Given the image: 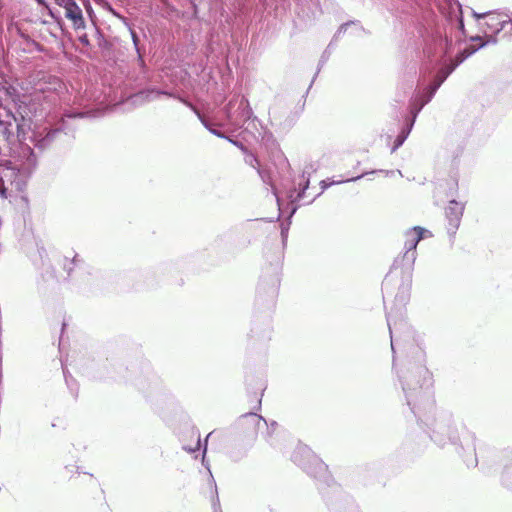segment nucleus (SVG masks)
<instances>
[{"label": "nucleus", "mask_w": 512, "mask_h": 512, "mask_svg": "<svg viewBox=\"0 0 512 512\" xmlns=\"http://www.w3.org/2000/svg\"><path fill=\"white\" fill-rule=\"evenodd\" d=\"M405 243H404V260L412 266L416 260V252L415 249L419 243V241L425 237H430L431 232L427 229H424L420 226H415L411 229H408L405 234Z\"/></svg>", "instance_id": "obj_3"}, {"label": "nucleus", "mask_w": 512, "mask_h": 512, "mask_svg": "<svg viewBox=\"0 0 512 512\" xmlns=\"http://www.w3.org/2000/svg\"><path fill=\"white\" fill-rule=\"evenodd\" d=\"M473 40H481V38L480 37H475V38H473Z\"/></svg>", "instance_id": "obj_36"}, {"label": "nucleus", "mask_w": 512, "mask_h": 512, "mask_svg": "<svg viewBox=\"0 0 512 512\" xmlns=\"http://www.w3.org/2000/svg\"><path fill=\"white\" fill-rule=\"evenodd\" d=\"M466 203L457 200H450L445 208V217L447 220V231L450 235H455L458 230L465 210Z\"/></svg>", "instance_id": "obj_5"}, {"label": "nucleus", "mask_w": 512, "mask_h": 512, "mask_svg": "<svg viewBox=\"0 0 512 512\" xmlns=\"http://www.w3.org/2000/svg\"><path fill=\"white\" fill-rule=\"evenodd\" d=\"M473 16L478 20L487 18L485 25L490 31L495 33H499L500 31H502L505 28V25L509 23L508 17L501 13H477L474 11Z\"/></svg>", "instance_id": "obj_6"}, {"label": "nucleus", "mask_w": 512, "mask_h": 512, "mask_svg": "<svg viewBox=\"0 0 512 512\" xmlns=\"http://www.w3.org/2000/svg\"><path fill=\"white\" fill-rule=\"evenodd\" d=\"M380 172H383V170H380ZM384 173H385L386 175H388V174L393 173V172H392V171H384Z\"/></svg>", "instance_id": "obj_34"}, {"label": "nucleus", "mask_w": 512, "mask_h": 512, "mask_svg": "<svg viewBox=\"0 0 512 512\" xmlns=\"http://www.w3.org/2000/svg\"><path fill=\"white\" fill-rule=\"evenodd\" d=\"M245 163L249 166L255 168L257 170L258 167V159L253 154H247L245 157Z\"/></svg>", "instance_id": "obj_18"}, {"label": "nucleus", "mask_w": 512, "mask_h": 512, "mask_svg": "<svg viewBox=\"0 0 512 512\" xmlns=\"http://www.w3.org/2000/svg\"><path fill=\"white\" fill-rule=\"evenodd\" d=\"M401 318L395 319L391 313L387 314V324L391 335V348L392 351H394V333L396 334L399 329L406 327V323L402 319V314L400 315Z\"/></svg>", "instance_id": "obj_10"}, {"label": "nucleus", "mask_w": 512, "mask_h": 512, "mask_svg": "<svg viewBox=\"0 0 512 512\" xmlns=\"http://www.w3.org/2000/svg\"><path fill=\"white\" fill-rule=\"evenodd\" d=\"M196 437H197V444H196V447L195 448H188V447H184V449L188 452H194L195 450L199 449L200 447V435L198 433H196Z\"/></svg>", "instance_id": "obj_23"}, {"label": "nucleus", "mask_w": 512, "mask_h": 512, "mask_svg": "<svg viewBox=\"0 0 512 512\" xmlns=\"http://www.w3.org/2000/svg\"><path fill=\"white\" fill-rule=\"evenodd\" d=\"M232 144H234L235 146H237L238 148H240L243 152H246V148L244 147V145L241 143V142H238V141H235V140H232V139H229L227 138Z\"/></svg>", "instance_id": "obj_24"}, {"label": "nucleus", "mask_w": 512, "mask_h": 512, "mask_svg": "<svg viewBox=\"0 0 512 512\" xmlns=\"http://www.w3.org/2000/svg\"><path fill=\"white\" fill-rule=\"evenodd\" d=\"M361 177H363V175H360V176H357V177H353L351 179H348L347 181H356V180L360 179Z\"/></svg>", "instance_id": "obj_29"}, {"label": "nucleus", "mask_w": 512, "mask_h": 512, "mask_svg": "<svg viewBox=\"0 0 512 512\" xmlns=\"http://www.w3.org/2000/svg\"><path fill=\"white\" fill-rule=\"evenodd\" d=\"M489 42H492V43H495L496 42V39L491 37V39L489 40ZM488 43V41H487ZM486 45V42L485 43H482L480 44V46L478 48H473V49H470V48H466L464 49L462 52H460L455 60H453L450 64L446 65V67H454V70L456 69V67L458 65H460L465 59H467L469 56H471L473 53H475L479 48H482Z\"/></svg>", "instance_id": "obj_11"}, {"label": "nucleus", "mask_w": 512, "mask_h": 512, "mask_svg": "<svg viewBox=\"0 0 512 512\" xmlns=\"http://www.w3.org/2000/svg\"><path fill=\"white\" fill-rule=\"evenodd\" d=\"M356 24L354 22L351 23H345L340 26V28L337 31V35H340L341 33H345L351 26H355Z\"/></svg>", "instance_id": "obj_21"}, {"label": "nucleus", "mask_w": 512, "mask_h": 512, "mask_svg": "<svg viewBox=\"0 0 512 512\" xmlns=\"http://www.w3.org/2000/svg\"><path fill=\"white\" fill-rule=\"evenodd\" d=\"M272 190H273V194L276 196V198L278 199V196H277V193H276V190L275 188L272 186Z\"/></svg>", "instance_id": "obj_32"}, {"label": "nucleus", "mask_w": 512, "mask_h": 512, "mask_svg": "<svg viewBox=\"0 0 512 512\" xmlns=\"http://www.w3.org/2000/svg\"><path fill=\"white\" fill-rule=\"evenodd\" d=\"M412 411L415 415H418V408L415 405L412 406Z\"/></svg>", "instance_id": "obj_28"}, {"label": "nucleus", "mask_w": 512, "mask_h": 512, "mask_svg": "<svg viewBox=\"0 0 512 512\" xmlns=\"http://www.w3.org/2000/svg\"><path fill=\"white\" fill-rule=\"evenodd\" d=\"M418 113L419 112H417V108H415L412 111L413 117H412L411 123L409 124L407 129L402 130V132L397 136L394 146L392 147V150H391L392 153H394L400 146H402L403 143L405 142V140L407 139V137L414 125V122H415V119H416Z\"/></svg>", "instance_id": "obj_14"}, {"label": "nucleus", "mask_w": 512, "mask_h": 512, "mask_svg": "<svg viewBox=\"0 0 512 512\" xmlns=\"http://www.w3.org/2000/svg\"><path fill=\"white\" fill-rule=\"evenodd\" d=\"M281 234H282L283 238L286 237V231L284 229L281 231Z\"/></svg>", "instance_id": "obj_33"}, {"label": "nucleus", "mask_w": 512, "mask_h": 512, "mask_svg": "<svg viewBox=\"0 0 512 512\" xmlns=\"http://www.w3.org/2000/svg\"><path fill=\"white\" fill-rule=\"evenodd\" d=\"M244 417L257 424L263 421V418L255 413L246 414Z\"/></svg>", "instance_id": "obj_20"}, {"label": "nucleus", "mask_w": 512, "mask_h": 512, "mask_svg": "<svg viewBox=\"0 0 512 512\" xmlns=\"http://www.w3.org/2000/svg\"><path fill=\"white\" fill-rule=\"evenodd\" d=\"M240 106H242V107H243V110L245 111L246 117L248 118V117H249V114L251 113V111H250L249 109H247V107H248V102H247V100L242 99V100H241V103H240Z\"/></svg>", "instance_id": "obj_22"}, {"label": "nucleus", "mask_w": 512, "mask_h": 512, "mask_svg": "<svg viewBox=\"0 0 512 512\" xmlns=\"http://www.w3.org/2000/svg\"><path fill=\"white\" fill-rule=\"evenodd\" d=\"M257 172L259 177L262 179V181L266 184H269L270 182V175L269 172L265 169L257 168Z\"/></svg>", "instance_id": "obj_19"}, {"label": "nucleus", "mask_w": 512, "mask_h": 512, "mask_svg": "<svg viewBox=\"0 0 512 512\" xmlns=\"http://www.w3.org/2000/svg\"><path fill=\"white\" fill-rule=\"evenodd\" d=\"M431 439L439 446L455 443L458 440L456 427L450 420H439L432 429Z\"/></svg>", "instance_id": "obj_4"}, {"label": "nucleus", "mask_w": 512, "mask_h": 512, "mask_svg": "<svg viewBox=\"0 0 512 512\" xmlns=\"http://www.w3.org/2000/svg\"><path fill=\"white\" fill-rule=\"evenodd\" d=\"M408 385H409L408 383H403V390L405 391V393H406V395H407V403H408V405H410V406H411V405H412V401H411V399H410L409 394L407 393V386H408Z\"/></svg>", "instance_id": "obj_25"}, {"label": "nucleus", "mask_w": 512, "mask_h": 512, "mask_svg": "<svg viewBox=\"0 0 512 512\" xmlns=\"http://www.w3.org/2000/svg\"><path fill=\"white\" fill-rule=\"evenodd\" d=\"M489 42H492V43H495L496 42V39L491 37V39L489 40ZM488 43V41H487ZM486 45V42L485 43H482L480 44V46L478 48H473V49H470V48H466L464 49L462 52H460L455 60H453L450 64L446 65V67H454V70L456 69V67L458 65H460L465 59H467L469 56H471L473 53H475L479 48H482Z\"/></svg>", "instance_id": "obj_13"}, {"label": "nucleus", "mask_w": 512, "mask_h": 512, "mask_svg": "<svg viewBox=\"0 0 512 512\" xmlns=\"http://www.w3.org/2000/svg\"><path fill=\"white\" fill-rule=\"evenodd\" d=\"M419 374L423 378V382L420 385V387H423V386H427L428 387L431 384V374H430V372L426 368H420Z\"/></svg>", "instance_id": "obj_17"}, {"label": "nucleus", "mask_w": 512, "mask_h": 512, "mask_svg": "<svg viewBox=\"0 0 512 512\" xmlns=\"http://www.w3.org/2000/svg\"><path fill=\"white\" fill-rule=\"evenodd\" d=\"M489 42H492V43H495L496 42V39L491 37V39L489 40ZM488 43V41H487ZM486 45V42L485 43H482L480 44V46L478 48H473V49H470V48H466L464 49L462 52H460L455 60H453L450 64L446 65V67H454V70L456 69V67L458 65H460L465 59H467L469 56H471L473 53H475L479 48H482Z\"/></svg>", "instance_id": "obj_12"}, {"label": "nucleus", "mask_w": 512, "mask_h": 512, "mask_svg": "<svg viewBox=\"0 0 512 512\" xmlns=\"http://www.w3.org/2000/svg\"><path fill=\"white\" fill-rule=\"evenodd\" d=\"M459 25H460V27H461V28H463V26H464V24H463V20H462V18H461V17L459 18Z\"/></svg>", "instance_id": "obj_31"}, {"label": "nucleus", "mask_w": 512, "mask_h": 512, "mask_svg": "<svg viewBox=\"0 0 512 512\" xmlns=\"http://www.w3.org/2000/svg\"><path fill=\"white\" fill-rule=\"evenodd\" d=\"M179 100L185 104L187 107H189L199 118L201 123L204 125L205 128H207L213 135L220 137V138H227L224 136L220 131L216 130L215 128H212L209 123L203 118V116L200 114V112L188 101H186L183 98H179Z\"/></svg>", "instance_id": "obj_15"}, {"label": "nucleus", "mask_w": 512, "mask_h": 512, "mask_svg": "<svg viewBox=\"0 0 512 512\" xmlns=\"http://www.w3.org/2000/svg\"><path fill=\"white\" fill-rule=\"evenodd\" d=\"M202 463L207 467V469H208V471H209L210 476H212L211 471H210V469H209V466L205 464V457H204V456H203V459H202Z\"/></svg>", "instance_id": "obj_30"}, {"label": "nucleus", "mask_w": 512, "mask_h": 512, "mask_svg": "<svg viewBox=\"0 0 512 512\" xmlns=\"http://www.w3.org/2000/svg\"><path fill=\"white\" fill-rule=\"evenodd\" d=\"M226 114H227V118L229 119V121H230L231 123H233V117H232V115H231V113H230V111H229V110H227Z\"/></svg>", "instance_id": "obj_27"}, {"label": "nucleus", "mask_w": 512, "mask_h": 512, "mask_svg": "<svg viewBox=\"0 0 512 512\" xmlns=\"http://www.w3.org/2000/svg\"><path fill=\"white\" fill-rule=\"evenodd\" d=\"M457 9H458V11L461 13V6H460V4H459V3H457Z\"/></svg>", "instance_id": "obj_35"}, {"label": "nucleus", "mask_w": 512, "mask_h": 512, "mask_svg": "<svg viewBox=\"0 0 512 512\" xmlns=\"http://www.w3.org/2000/svg\"><path fill=\"white\" fill-rule=\"evenodd\" d=\"M160 95H167L170 97H174V95H172L169 92L151 89V90L141 91V92L135 94L131 99L134 104L142 105L146 102H149V101H152V100L158 98V96H160Z\"/></svg>", "instance_id": "obj_9"}, {"label": "nucleus", "mask_w": 512, "mask_h": 512, "mask_svg": "<svg viewBox=\"0 0 512 512\" xmlns=\"http://www.w3.org/2000/svg\"><path fill=\"white\" fill-rule=\"evenodd\" d=\"M59 130H50L45 136L37 135L35 138V146L40 149H46L55 139Z\"/></svg>", "instance_id": "obj_16"}, {"label": "nucleus", "mask_w": 512, "mask_h": 512, "mask_svg": "<svg viewBox=\"0 0 512 512\" xmlns=\"http://www.w3.org/2000/svg\"><path fill=\"white\" fill-rule=\"evenodd\" d=\"M454 71V67H443L439 70L437 73L433 83L428 87L427 89V98L419 104L417 107V112H420V110L431 101L433 96L435 95L438 88L443 84V82L447 79V77Z\"/></svg>", "instance_id": "obj_7"}, {"label": "nucleus", "mask_w": 512, "mask_h": 512, "mask_svg": "<svg viewBox=\"0 0 512 512\" xmlns=\"http://www.w3.org/2000/svg\"><path fill=\"white\" fill-rule=\"evenodd\" d=\"M308 185H309V180H307L305 182V185L303 187V190L298 194V198H302L303 197V194H304V191L308 188Z\"/></svg>", "instance_id": "obj_26"}, {"label": "nucleus", "mask_w": 512, "mask_h": 512, "mask_svg": "<svg viewBox=\"0 0 512 512\" xmlns=\"http://www.w3.org/2000/svg\"><path fill=\"white\" fill-rule=\"evenodd\" d=\"M292 460L309 474L325 470L324 463L306 445H299L292 455Z\"/></svg>", "instance_id": "obj_2"}, {"label": "nucleus", "mask_w": 512, "mask_h": 512, "mask_svg": "<svg viewBox=\"0 0 512 512\" xmlns=\"http://www.w3.org/2000/svg\"><path fill=\"white\" fill-rule=\"evenodd\" d=\"M66 5V17L73 21L76 28L83 27L84 20L81 9L73 2V0H62Z\"/></svg>", "instance_id": "obj_8"}, {"label": "nucleus", "mask_w": 512, "mask_h": 512, "mask_svg": "<svg viewBox=\"0 0 512 512\" xmlns=\"http://www.w3.org/2000/svg\"><path fill=\"white\" fill-rule=\"evenodd\" d=\"M27 185V176L14 167L0 169V197L9 199L24 192Z\"/></svg>", "instance_id": "obj_1"}]
</instances>
